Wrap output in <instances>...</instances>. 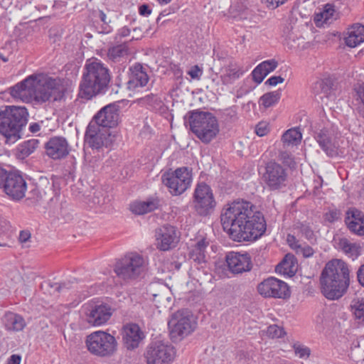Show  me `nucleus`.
Here are the masks:
<instances>
[{
  "label": "nucleus",
  "instance_id": "f257e3e1",
  "mask_svg": "<svg viewBox=\"0 0 364 364\" xmlns=\"http://www.w3.org/2000/svg\"><path fill=\"white\" fill-rule=\"evenodd\" d=\"M223 230L235 242L252 241L265 232L263 214L247 200H237L224 208L220 214Z\"/></svg>",
  "mask_w": 364,
  "mask_h": 364
},
{
  "label": "nucleus",
  "instance_id": "f03ea898",
  "mask_svg": "<svg viewBox=\"0 0 364 364\" xmlns=\"http://www.w3.org/2000/svg\"><path fill=\"white\" fill-rule=\"evenodd\" d=\"M64 87L60 78L46 75H31L10 88L11 95L24 102L43 104L50 100H60Z\"/></svg>",
  "mask_w": 364,
  "mask_h": 364
},
{
  "label": "nucleus",
  "instance_id": "7ed1b4c3",
  "mask_svg": "<svg viewBox=\"0 0 364 364\" xmlns=\"http://www.w3.org/2000/svg\"><path fill=\"white\" fill-rule=\"evenodd\" d=\"M321 289L328 299L337 300L347 291L350 285V270L341 259H332L326 263L320 277Z\"/></svg>",
  "mask_w": 364,
  "mask_h": 364
},
{
  "label": "nucleus",
  "instance_id": "20e7f679",
  "mask_svg": "<svg viewBox=\"0 0 364 364\" xmlns=\"http://www.w3.org/2000/svg\"><path fill=\"white\" fill-rule=\"evenodd\" d=\"M80 85V94L83 98L91 99L107 92L111 80L109 69L100 61L87 62Z\"/></svg>",
  "mask_w": 364,
  "mask_h": 364
},
{
  "label": "nucleus",
  "instance_id": "39448f33",
  "mask_svg": "<svg viewBox=\"0 0 364 364\" xmlns=\"http://www.w3.org/2000/svg\"><path fill=\"white\" fill-rule=\"evenodd\" d=\"M28 117V113L24 107H0V134L6 139V142L14 143L21 137Z\"/></svg>",
  "mask_w": 364,
  "mask_h": 364
},
{
  "label": "nucleus",
  "instance_id": "423d86ee",
  "mask_svg": "<svg viewBox=\"0 0 364 364\" xmlns=\"http://www.w3.org/2000/svg\"><path fill=\"white\" fill-rule=\"evenodd\" d=\"M185 124L204 144L210 143L220 132L217 118L210 112L199 110L188 112L184 117Z\"/></svg>",
  "mask_w": 364,
  "mask_h": 364
},
{
  "label": "nucleus",
  "instance_id": "0eeeda50",
  "mask_svg": "<svg viewBox=\"0 0 364 364\" xmlns=\"http://www.w3.org/2000/svg\"><path fill=\"white\" fill-rule=\"evenodd\" d=\"M147 270L144 257L137 252H129L118 259L114 272L124 283H132L142 278Z\"/></svg>",
  "mask_w": 364,
  "mask_h": 364
},
{
  "label": "nucleus",
  "instance_id": "6e6552de",
  "mask_svg": "<svg viewBox=\"0 0 364 364\" xmlns=\"http://www.w3.org/2000/svg\"><path fill=\"white\" fill-rule=\"evenodd\" d=\"M85 345L92 355L99 358H110L116 353L118 343L113 335L99 330L86 336Z\"/></svg>",
  "mask_w": 364,
  "mask_h": 364
},
{
  "label": "nucleus",
  "instance_id": "1a4fd4ad",
  "mask_svg": "<svg viewBox=\"0 0 364 364\" xmlns=\"http://www.w3.org/2000/svg\"><path fill=\"white\" fill-rule=\"evenodd\" d=\"M191 171L187 167H180L174 171H167L162 175L163 183L174 196H178L185 192L191 186Z\"/></svg>",
  "mask_w": 364,
  "mask_h": 364
},
{
  "label": "nucleus",
  "instance_id": "9d476101",
  "mask_svg": "<svg viewBox=\"0 0 364 364\" xmlns=\"http://www.w3.org/2000/svg\"><path fill=\"white\" fill-rule=\"evenodd\" d=\"M175 356L174 347L160 341L151 343L144 353L147 364H171Z\"/></svg>",
  "mask_w": 364,
  "mask_h": 364
},
{
  "label": "nucleus",
  "instance_id": "9b49d317",
  "mask_svg": "<svg viewBox=\"0 0 364 364\" xmlns=\"http://www.w3.org/2000/svg\"><path fill=\"white\" fill-rule=\"evenodd\" d=\"M263 179L269 190H280L287 186V170L280 164L270 161L266 164Z\"/></svg>",
  "mask_w": 364,
  "mask_h": 364
},
{
  "label": "nucleus",
  "instance_id": "f8f14e48",
  "mask_svg": "<svg viewBox=\"0 0 364 364\" xmlns=\"http://www.w3.org/2000/svg\"><path fill=\"white\" fill-rule=\"evenodd\" d=\"M171 335L173 338L184 337L190 334L196 327L192 321L191 312L188 310H179L172 315L168 321Z\"/></svg>",
  "mask_w": 364,
  "mask_h": 364
},
{
  "label": "nucleus",
  "instance_id": "ddd939ff",
  "mask_svg": "<svg viewBox=\"0 0 364 364\" xmlns=\"http://www.w3.org/2000/svg\"><path fill=\"white\" fill-rule=\"evenodd\" d=\"M115 136L109 129L100 127L95 123H90L87 127L85 141L92 149H99L103 146L108 147L112 144Z\"/></svg>",
  "mask_w": 364,
  "mask_h": 364
},
{
  "label": "nucleus",
  "instance_id": "4468645a",
  "mask_svg": "<svg viewBox=\"0 0 364 364\" xmlns=\"http://www.w3.org/2000/svg\"><path fill=\"white\" fill-rule=\"evenodd\" d=\"M1 189L11 200L18 201L26 196L27 183L20 173L8 172Z\"/></svg>",
  "mask_w": 364,
  "mask_h": 364
},
{
  "label": "nucleus",
  "instance_id": "2eb2a0df",
  "mask_svg": "<svg viewBox=\"0 0 364 364\" xmlns=\"http://www.w3.org/2000/svg\"><path fill=\"white\" fill-rule=\"evenodd\" d=\"M257 291L264 297L288 299L291 292L287 284L275 277H269L259 283Z\"/></svg>",
  "mask_w": 364,
  "mask_h": 364
},
{
  "label": "nucleus",
  "instance_id": "dca6fc26",
  "mask_svg": "<svg viewBox=\"0 0 364 364\" xmlns=\"http://www.w3.org/2000/svg\"><path fill=\"white\" fill-rule=\"evenodd\" d=\"M196 209L201 215H206L215 205L210 188L205 183L198 185L194 193Z\"/></svg>",
  "mask_w": 364,
  "mask_h": 364
},
{
  "label": "nucleus",
  "instance_id": "f3484780",
  "mask_svg": "<svg viewBox=\"0 0 364 364\" xmlns=\"http://www.w3.org/2000/svg\"><path fill=\"white\" fill-rule=\"evenodd\" d=\"M146 294L157 308H168L171 302V291L166 284L161 282H153L147 287Z\"/></svg>",
  "mask_w": 364,
  "mask_h": 364
},
{
  "label": "nucleus",
  "instance_id": "a211bd4d",
  "mask_svg": "<svg viewBox=\"0 0 364 364\" xmlns=\"http://www.w3.org/2000/svg\"><path fill=\"white\" fill-rule=\"evenodd\" d=\"M155 237L157 247L162 251H167L175 247L179 240L176 228L168 224L157 228Z\"/></svg>",
  "mask_w": 364,
  "mask_h": 364
},
{
  "label": "nucleus",
  "instance_id": "6ab92c4d",
  "mask_svg": "<svg viewBox=\"0 0 364 364\" xmlns=\"http://www.w3.org/2000/svg\"><path fill=\"white\" fill-rule=\"evenodd\" d=\"M113 311L107 304L90 306L85 311V320L91 326H100L109 320Z\"/></svg>",
  "mask_w": 364,
  "mask_h": 364
},
{
  "label": "nucleus",
  "instance_id": "aec40b11",
  "mask_svg": "<svg viewBox=\"0 0 364 364\" xmlns=\"http://www.w3.org/2000/svg\"><path fill=\"white\" fill-rule=\"evenodd\" d=\"M119 122V106L109 104L102 108L90 123H95L100 127L110 129L116 127Z\"/></svg>",
  "mask_w": 364,
  "mask_h": 364
},
{
  "label": "nucleus",
  "instance_id": "412c9836",
  "mask_svg": "<svg viewBox=\"0 0 364 364\" xmlns=\"http://www.w3.org/2000/svg\"><path fill=\"white\" fill-rule=\"evenodd\" d=\"M225 261L229 271L235 274L249 272L252 267L250 256L247 253L230 252L226 255Z\"/></svg>",
  "mask_w": 364,
  "mask_h": 364
},
{
  "label": "nucleus",
  "instance_id": "4be33fe9",
  "mask_svg": "<svg viewBox=\"0 0 364 364\" xmlns=\"http://www.w3.org/2000/svg\"><path fill=\"white\" fill-rule=\"evenodd\" d=\"M145 335L136 323H128L122 329V341L124 348L134 350L139 346Z\"/></svg>",
  "mask_w": 364,
  "mask_h": 364
},
{
  "label": "nucleus",
  "instance_id": "5701e85b",
  "mask_svg": "<svg viewBox=\"0 0 364 364\" xmlns=\"http://www.w3.org/2000/svg\"><path fill=\"white\" fill-rule=\"evenodd\" d=\"M46 154L53 159H60L66 157L70 152L67 139L63 136H54L46 144Z\"/></svg>",
  "mask_w": 364,
  "mask_h": 364
},
{
  "label": "nucleus",
  "instance_id": "b1692460",
  "mask_svg": "<svg viewBox=\"0 0 364 364\" xmlns=\"http://www.w3.org/2000/svg\"><path fill=\"white\" fill-rule=\"evenodd\" d=\"M345 223L349 230L360 236L364 235V213L355 208L346 213Z\"/></svg>",
  "mask_w": 364,
  "mask_h": 364
},
{
  "label": "nucleus",
  "instance_id": "393cba45",
  "mask_svg": "<svg viewBox=\"0 0 364 364\" xmlns=\"http://www.w3.org/2000/svg\"><path fill=\"white\" fill-rule=\"evenodd\" d=\"M149 82V76L142 65L136 63L129 68L127 88L134 90L145 86Z\"/></svg>",
  "mask_w": 364,
  "mask_h": 364
},
{
  "label": "nucleus",
  "instance_id": "a878e982",
  "mask_svg": "<svg viewBox=\"0 0 364 364\" xmlns=\"http://www.w3.org/2000/svg\"><path fill=\"white\" fill-rule=\"evenodd\" d=\"M160 200L158 198H149L146 201H134L129 209L135 215H144L159 208Z\"/></svg>",
  "mask_w": 364,
  "mask_h": 364
},
{
  "label": "nucleus",
  "instance_id": "bb28decb",
  "mask_svg": "<svg viewBox=\"0 0 364 364\" xmlns=\"http://www.w3.org/2000/svg\"><path fill=\"white\" fill-rule=\"evenodd\" d=\"M345 41L346 45L350 48H355L364 42V26L358 23L349 28Z\"/></svg>",
  "mask_w": 364,
  "mask_h": 364
},
{
  "label": "nucleus",
  "instance_id": "cd10ccee",
  "mask_svg": "<svg viewBox=\"0 0 364 364\" xmlns=\"http://www.w3.org/2000/svg\"><path fill=\"white\" fill-rule=\"evenodd\" d=\"M315 139L321 148L328 156H335L338 154L337 147L332 141V139L326 131L321 130Z\"/></svg>",
  "mask_w": 364,
  "mask_h": 364
},
{
  "label": "nucleus",
  "instance_id": "c85d7f7f",
  "mask_svg": "<svg viewBox=\"0 0 364 364\" xmlns=\"http://www.w3.org/2000/svg\"><path fill=\"white\" fill-rule=\"evenodd\" d=\"M222 75L220 79L223 85H229L233 83L242 74L241 69L232 63L225 65L221 69Z\"/></svg>",
  "mask_w": 364,
  "mask_h": 364
},
{
  "label": "nucleus",
  "instance_id": "c756f323",
  "mask_svg": "<svg viewBox=\"0 0 364 364\" xmlns=\"http://www.w3.org/2000/svg\"><path fill=\"white\" fill-rule=\"evenodd\" d=\"M4 325L7 330L19 331L23 329L26 326L23 318L14 313H6L4 318Z\"/></svg>",
  "mask_w": 364,
  "mask_h": 364
},
{
  "label": "nucleus",
  "instance_id": "7c9ffc66",
  "mask_svg": "<svg viewBox=\"0 0 364 364\" xmlns=\"http://www.w3.org/2000/svg\"><path fill=\"white\" fill-rule=\"evenodd\" d=\"M257 0H237L230 6L229 12L232 16H236L248 11H253Z\"/></svg>",
  "mask_w": 364,
  "mask_h": 364
},
{
  "label": "nucleus",
  "instance_id": "2f4dec72",
  "mask_svg": "<svg viewBox=\"0 0 364 364\" xmlns=\"http://www.w3.org/2000/svg\"><path fill=\"white\" fill-rule=\"evenodd\" d=\"M208 242L205 239L199 240L190 252V258L198 264L206 262L205 250Z\"/></svg>",
  "mask_w": 364,
  "mask_h": 364
},
{
  "label": "nucleus",
  "instance_id": "473e14b6",
  "mask_svg": "<svg viewBox=\"0 0 364 364\" xmlns=\"http://www.w3.org/2000/svg\"><path fill=\"white\" fill-rule=\"evenodd\" d=\"M337 247L350 257L360 255V246L355 242H350L346 237L338 239Z\"/></svg>",
  "mask_w": 364,
  "mask_h": 364
},
{
  "label": "nucleus",
  "instance_id": "72a5a7b5",
  "mask_svg": "<svg viewBox=\"0 0 364 364\" xmlns=\"http://www.w3.org/2000/svg\"><path fill=\"white\" fill-rule=\"evenodd\" d=\"M302 135L298 129L292 128L286 131L282 136V141L284 147L294 146L301 141Z\"/></svg>",
  "mask_w": 364,
  "mask_h": 364
},
{
  "label": "nucleus",
  "instance_id": "f704fd0d",
  "mask_svg": "<svg viewBox=\"0 0 364 364\" xmlns=\"http://www.w3.org/2000/svg\"><path fill=\"white\" fill-rule=\"evenodd\" d=\"M297 267V260L292 254H287L282 262L277 265V270L282 271L284 274H294Z\"/></svg>",
  "mask_w": 364,
  "mask_h": 364
},
{
  "label": "nucleus",
  "instance_id": "c9c22d12",
  "mask_svg": "<svg viewBox=\"0 0 364 364\" xmlns=\"http://www.w3.org/2000/svg\"><path fill=\"white\" fill-rule=\"evenodd\" d=\"M92 18L94 22L101 23V33H108L111 31V19L103 11L97 9L92 11Z\"/></svg>",
  "mask_w": 364,
  "mask_h": 364
},
{
  "label": "nucleus",
  "instance_id": "e433bc0d",
  "mask_svg": "<svg viewBox=\"0 0 364 364\" xmlns=\"http://www.w3.org/2000/svg\"><path fill=\"white\" fill-rule=\"evenodd\" d=\"M287 44L291 49L296 50H304L312 47L313 43L309 41H306L302 36H294L293 34H289L287 39Z\"/></svg>",
  "mask_w": 364,
  "mask_h": 364
},
{
  "label": "nucleus",
  "instance_id": "4c0bfd02",
  "mask_svg": "<svg viewBox=\"0 0 364 364\" xmlns=\"http://www.w3.org/2000/svg\"><path fill=\"white\" fill-rule=\"evenodd\" d=\"M351 311L358 323L364 325V299L355 298L350 304Z\"/></svg>",
  "mask_w": 364,
  "mask_h": 364
},
{
  "label": "nucleus",
  "instance_id": "58836bf2",
  "mask_svg": "<svg viewBox=\"0 0 364 364\" xmlns=\"http://www.w3.org/2000/svg\"><path fill=\"white\" fill-rule=\"evenodd\" d=\"M39 141L38 139H32L24 141L18 147V155L21 158H25L32 154L38 147Z\"/></svg>",
  "mask_w": 364,
  "mask_h": 364
},
{
  "label": "nucleus",
  "instance_id": "ea45409f",
  "mask_svg": "<svg viewBox=\"0 0 364 364\" xmlns=\"http://www.w3.org/2000/svg\"><path fill=\"white\" fill-rule=\"evenodd\" d=\"M128 54V47L125 43L113 46L108 50V58L114 61H119V59Z\"/></svg>",
  "mask_w": 364,
  "mask_h": 364
},
{
  "label": "nucleus",
  "instance_id": "a19ab883",
  "mask_svg": "<svg viewBox=\"0 0 364 364\" xmlns=\"http://www.w3.org/2000/svg\"><path fill=\"white\" fill-rule=\"evenodd\" d=\"M280 95L279 91L267 92L260 97L259 101L265 108H267L277 103Z\"/></svg>",
  "mask_w": 364,
  "mask_h": 364
},
{
  "label": "nucleus",
  "instance_id": "79ce46f5",
  "mask_svg": "<svg viewBox=\"0 0 364 364\" xmlns=\"http://www.w3.org/2000/svg\"><path fill=\"white\" fill-rule=\"evenodd\" d=\"M90 200L97 205H102L106 202L105 193L101 188H93L92 194L89 195Z\"/></svg>",
  "mask_w": 364,
  "mask_h": 364
},
{
  "label": "nucleus",
  "instance_id": "37998d69",
  "mask_svg": "<svg viewBox=\"0 0 364 364\" xmlns=\"http://www.w3.org/2000/svg\"><path fill=\"white\" fill-rule=\"evenodd\" d=\"M267 333L272 338H281L285 334L284 329L277 325L269 326Z\"/></svg>",
  "mask_w": 364,
  "mask_h": 364
},
{
  "label": "nucleus",
  "instance_id": "c03bdc74",
  "mask_svg": "<svg viewBox=\"0 0 364 364\" xmlns=\"http://www.w3.org/2000/svg\"><path fill=\"white\" fill-rule=\"evenodd\" d=\"M259 65L262 66V70L264 71V74L267 75L277 67L278 63L275 60H269L261 63Z\"/></svg>",
  "mask_w": 364,
  "mask_h": 364
},
{
  "label": "nucleus",
  "instance_id": "a18cd8bd",
  "mask_svg": "<svg viewBox=\"0 0 364 364\" xmlns=\"http://www.w3.org/2000/svg\"><path fill=\"white\" fill-rule=\"evenodd\" d=\"M294 352L296 355H299L300 358L309 357L310 355V349L304 346L299 343H295L293 346Z\"/></svg>",
  "mask_w": 364,
  "mask_h": 364
},
{
  "label": "nucleus",
  "instance_id": "49530a36",
  "mask_svg": "<svg viewBox=\"0 0 364 364\" xmlns=\"http://www.w3.org/2000/svg\"><path fill=\"white\" fill-rule=\"evenodd\" d=\"M143 103L151 106L159 105L161 103L160 98L156 95H148L140 100Z\"/></svg>",
  "mask_w": 364,
  "mask_h": 364
},
{
  "label": "nucleus",
  "instance_id": "de8ad7c7",
  "mask_svg": "<svg viewBox=\"0 0 364 364\" xmlns=\"http://www.w3.org/2000/svg\"><path fill=\"white\" fill-rule=\"evenodd\" d=\"M252 78L255 82L260 83L262 82L264 78L267 76V74H264V71L262 70V66L259 64L252 73Z\"/></svg>",
  "mask_w": 364,
  "mask_h": 364
},
{
  "label": "nucleus",
  "instance_id": "09e8293b",
  "mask_svg": "<svg viewBox=\"0 0 364 364\" xmlns=\"http://www.w3.org/2000/svg\"><path fill=\"white\" fill-rule=\"evenodd\" d=\"M341 216V213L338 210H331L328 212L326 213L324 215L325 220L329 223H333L339 219Z\"/></svg>",
  "mask_w": 364,
  "mask_h": 364
},
{
  "label": "nucleus",
  "instance_id": "8fccbe9b",
  "mask_svg": "<svg viewBox=\"0 0 364 364\" xmlns=\"http://www.w3.org/2000/svg\"><path fill=\"white\" fill-rule=\"evenodd\" d=\"M188 74L192 79L198 80L203 74V70L199 68L198 65H196L191 68V69L188 71Z\"/></svg>",
  "mask_w": 364,
  "mask_h": 364
},
{
  "label": "nucleus",
  "instance_id": "3c124183",
  "mask_svg": "<svg viewBox=\"0 0 364 364\" xmlns=\"http://www.w3.org/2000/svg\"><path fill=\"white\" fill-rule=\"evenodd\" d=\"M360 348L359 346H355L350 350V358L357 363H360L364 361V358L359 355Z\"/></svg>",
  "mask_w": 364,
  "mask_h": 364
},
{
  "label": "nucleus",
  "instance_id": "603ef678",
  "mask_svg": "<svg viewBox=\"0 0 364 364\" xmlns=\"http://www.w3.org/2000/svg\"><path fill=\"white\" fill-rule=\"evenodd\" d=\"M287 0H261L262 3L269 9H274L283 4Z\"/></svg>",
  "mask_w": 364,
  "mask_h": 364
},
{
  "label": "nucleus",
  "instance_id": "864d4df0",
  "mask_svg": "<svg viewBox=\"0 0 364 364\" xmlns=\"http://www.w3.org/2000/svg\"><path fill=\"white\" fill-rule=\"evenodd\" d=\"M269 132L267 124L264 122L259 123L255 128V132L259 136H265Z\"/></svg>",
  "mask_w": 364,
  "mask_h": 364
},
{
  "label": "nucleus",
  "instance_id": "5fc2aeb1",
  "mask_svg": "<svg viewBox=\"0 0 364 364\" xmlns=\"http://www.w3.org/2000/svg\"><path fill=\"white\" fill-rule=\"evenodd\" d=\"M301 233L308 239L311 240L314 238V234L313 230L306 225L301 224L300 227Z\"/></svg>",
  "mask_w": 364,
  "mask_h": 364
},
{
  "label": "nucleus",
  "instance_id": "6e6d98bb",
  "mask_svg": "<svg viewBox=\"0 0 364 364\" xmlns=\"http://www.w3.org/2000/svg\"><path fill=\"white\" fill-rule=\"evenodd\" d=\"M279 159L284 164H288L289 166L291 165L292 162V157L291 155L285 151H282L279 154Z\"/></svg>",
  "mask_w": 364,
  "mask_h": 364
},
{
  "label": "nucleus",
  "instance_id": "4d7b16f0",
  "mask_svg": "<svg viewBox=\"0 0 364 364\" xmlns=\"http://www.w3.org/2000/svg\"><path fill=\"white\" fill-rule=\"evenodd\" d=\"M284 79L283 77H282L281 76H272L266 81L265 84H267V85H269L272 86H275L278 83H282L284 82Z\"/></svg>",
  "mask_w": 364,
  "mask_h": 364
},
{
  "label": "nucleus",
  "instance_id": "13d9d810",
  "mask_svg": "<svg viewBox=\"0 0 364 364\" xmlns=\"http://www.w3.org/2000/svg\"><path fill=\"white\" fill-rule=\"evenodd\" d=\"M31 232L28 230H22L20 232L18 240L21 243L27 242L31 238Z\"/></svg>",
  "mask_w": 364,
  "mask_h": 364
},
{
  "label": "nucleus",
  "instance_id": "bf43d9fd",
  "mask_svg": "<svg viewBox=\"0 0 364 364\" xmlns=\"http://www.w3.org/2000/svg\"><path fill=\"white\" fill-rule=\"evenodd\" d=\"M314 89H321L323 92L324 96L327 97V92L328 90V87L324 81L316 82L315 83Z\"/></svg>",
  "mask_w": 364,
  "mask_h": 364
},
{
  "label": "nucleus",
  "instance_id": "052dcab7",
  "mask_svg": "<svg viewBox=\"0 0 364 364\" xmlns=\"http://www.w3.org/2000/svg\"><path fill=\"white\" fill-rule=\"evenodd\" d=\"M357 277L360 284L364 287V264L359 267L357 272Z\"/></svg>",
  "mask_w": 364,
  "mask_h": 364
},
{
  "label": "nucleus",
  "instance_id": "680f3d73",
  "mask_svg": "<svg viewBox=\"0 0 364 364\" xmlns=\"http://www.w3.org/2000/svg\"><path fill=\"white\" fill-rule=\"evenodd\" d=\"M139 12L141 16H149L151 13V9L147 4H143L140 6L139 9Z\"/></svg>",
  "mask_w": 364,
  "mask_h": 364
},
{
  "label": "nucleus",
  "instance_id": "e2e57ef3",
  "mask_svg": "<svg viewBox=\"0 0 364 364\" xmlns=\"http://www.w3.org/2000/svg\"><path fill=\"white\" fill-rule=\"evenodd\" d=\"M56 292H61L63 289H68L66 283H54L50 285Z\"/></svg>",
  "mask_w": 364,
  "mask_h": 364
},
{
  "label": "nucleus",
  "instance_id": "0e129e2a",
  "mask_svg": "<svg viewBox=\"0 0 364 364\" xmlns=\"http://www.w3.org/2000/svg\"><path fill=\"white\" fill-rule=\"evenodd\" d=\"M30 194H31L32 196L29 197L28 198L33 199L36 201H38L42 198V195L41 194V192L37 188H33L31 191Z\"/></svg>",
  "mask_w": 364,
  "mask_h": 364
},
{
  "label": "nucleus",
  "instance_id": "69168bd1",
  "mask_svg": "<svg viewBox=\"0 0 364 364\" xmlns=\"http://www.w3.org/2000/svg\"><path fill=\"white\" fill-rule=\"evenodd\" d=\"M21 360L19 355L14 354L9 359L8 364H20Z\"/></svg>",
  "mask_w": 364,
  "mask_h": 364
},
{
  "label": "nucleus",
  "instance_id": "338daca9",
  "mask_svg": "<svg viewBox=\"0 0 364 364\" xmlns=\"http://www.w3.org/2000/svg\"><path fill=\"white\" fill-rule=\"evenodd\" d=\"M301 251L304 257H309L314 254V250L309 246L302 248Z\"/></svg>",
  "mask_w": 364,
  "mask_h": 364
},
{
  "label": "nucleus",
  "instance_id": "774afa93",
  "mask_svg": "<svg viewBox=\"0 0 364 364\" xmlns=\"http://www.w3.org/2000/svg\"><path fill=\"white\" fill-rule=\"evenodd\" d=\"M130 33V29L127 28V26L122 27L121 29L119 30L118 36L119 37H126L128 36Z\"/></svg>",
  "mask_w": 364,
  "mask_h": 364
}]
</instances>
